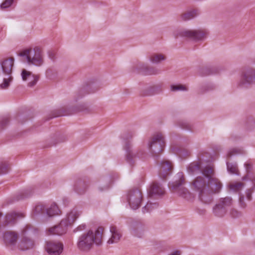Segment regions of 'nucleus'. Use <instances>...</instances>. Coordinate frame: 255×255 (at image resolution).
<instances>
[{"mask_svg": "<svg viewBox=\"0 0 255 255\" xmlns=\"http://www.w3.org/2000/svg\"><path fill=\"white\" fill-rule=\"evenodd\" d=\"M201 161H194L187 167L189 174L193 175L201 172L191 182V188L197 192L199 200L205 204L211 203L213 196L219 193L222 188L220 180L215 176L213 167L207 166L201 168Z\"/></svg>", "mask_w": 255, "mask_h": 255, "instance_id": "obj_1", "label": "nucleus"}, {"mask_svg": "<svg viewBox=\"0 0 255 255\" xmlns=\"http://www.w3.org/2000/svg\"><path fill=\"white\" fill-rule=\"evenodd\" d=\"M102 228H99L95 232L89 230L78 237L77 242L78 249L84 252L89 251L93 247L94 244L100 245L102 240Z\"/></svg>", "mask_w": 255, "mask_h": 255, "instance_id": "obj_2", "label": "nucleus"}, {"mask_svg": "<svg viewBox=\"0 0 255 255\" xmlns=\"http://www.w3.org/2000/svg\"><path fill=\"white\" fill-rule=\"evenodd\" d=\"M208 34V31L203 29L189 30L183 28H176L172 31V35L175 38L186 37L196 41L204 40Z\"/></svg>", "mask_w": 255, "mask_h": 255, "instance_id": "obj_3", "label": "nucleus"}, {"mask_svg": "<svg viewBox=\"0 0 255 255\" xmlns=\"http://www.w3.org/2000/svg\"><path fill=\"white\" fill-rule=\"evenodd\" d=\"M20 56L25 58L29 65L41 66L44 63V55L38 47L26 49L19 53Z\"/></svg>", "mask_w": 255, "mask_h": 255, "instance_id": "obj_4", "label": "nucleus"}, {"mask_svg": "<svg viewBox=\"0 0 255 255\" xmlns=\"http://www.w3.org/2000/svg\"><path fill=\"white\" fill-rule=\"evenodd\" d=\"M175 178L174 182L169 183L170 189L172 190L173 192L176 193L179 196L186 200H191L192 198V194L187 188L182 186V185L185 183L183 173L178 172Z\"/></svg>", "mask_w": 255, "mask_h": 255, "instance_id": "obj_5", "label": "nucleus"}, {"mask_svg": "<svg viewBox=\"0 0 255 255\" xmlns=\"http://www.w3.org/2000/svg\"><path fill=\"white\" fill-rule=\"evenodd\" d=\"M147 146L153 156H158L165 146V138L162 133H154L149 140Z\"/></svg>", "mask_w": 255, "mask_h": 255, "instance_id": "obj_6", "label": "nucleus"}, {"mask_svg": "<svg viewBox=\"0 0 255 255\" xmlns=\"http://www.w3.org/2000/svg\"><path fill=\"white\" fill-rule=\"evenodd\" d=\"M233 204V200L230 197L220 198L213 208V213L217 217L224 216Z\"/></svg>", "mask_w": 255, "mask_h": 255, "instance_id": "obj_7", "label": "nucleus"}, {"mask_svg": "<svg viewBox=\"0 0 255 255\" xmlns=\"http://www.w3.org/2000/svg\"><path fill=\"white\" fill-rule=\"evenodd\" d=\"M255 84V69L245 67L242 71L241 81L239 86L241 88H248Z\"/></svg>", "mask_w": 255, "mask_h": 255, "instance_id": "obj_8", "label": "nucleus"}, {"mask_svg": "<svg viewBox=\"0 0 255 255\" xmlns=\"http://www.w3.org/2000/svg\"><path fill=\"white\" fill-rule=\"evenodd\" d=\"M142 199V193L138 189L131 190L128 193L127 200L129 206L133 210H136L140 206Z\"/></svg>", "mask_w": 255, "mask_h": 255, "instance_id": "obj_9", "label": "nucleus"}, {"mask_svg": "<svg viewBox=\"0 0 255 255\" xmlns=\"http://www.w3.org/2000/svg\"><path fill=\"white\" fill-rule=\"evenodd\" d=\"M124 149L126 150V160L130 165H133L137 158L142 157L143 151L133 149L131 144L128 141H126Z\"/></svg>", "mask_w": 255, "mask_h": 255, "instance_id": "obj_10", "label": "nucleus"}, {"mask_svg": "<svg viewBox=\"0 0 255 255\" xmlns=\"http://www.w3.org/2000/svg\"><path fill=\"white\" fill-rule=\"evenodd\" d=\"M62 243L57 241H46L45 249L49 255H60L63 251Z\"/></svg>", "mask_w": 255, "mask_h": 255, "instance_id": "obj_11", "label": "nucleus"}, {"mask_svg": "<svg viewBox=\"0 0 255 255\" xmlns=\"http://www.w3.org/2000/svg\"><path fill=\"white\" fill-rule=\"evenodd\" d=\"M18 238V234L11 231L4 232L2 236L3 241L5 245L12 250L16 247Z\"/></svg>", "mask_w": 255, "mask_h": 255, "instance_id": "obj_12", "label": "nucleus"}, {"mask_svg": "<svg viewBox=\"0 0 255 255\" xmlns=\"http://www.w3.org/2000/svg\"><path fill=\"white\" fill-rule=\"evenodd\" d=\"M134 72L141 73L144 75H156L160 73V71L154 67H149L142 63H137L132 67Z\"/></svg>", "mask_w": 255, "mask_h": 255, "instance_id": "obj_13", "label": "nucleus"}, {"mask_svg": "<svg viewBox=\"0 0 255 255\" xmlns=\"http://www.w3.org/2000/svg\"><path fill=\"white\" fill-rule=\"evenodd\" d=\"M65 222V220L62 219L59 224L49 228L47 231V235L61 236L65 234L69 227Z\"/></svg>", "mask_w": 255, "mask_h": 255, "instance_id": "obj_14", "label": "nucleus"}, {"mask_svg": "<svg viewBox=\"0 0 255 255\" xmlns=\"http://www.w3.org/2000/svg\"><path fill=\"white\" fill-rule=\"evenodd\" d=\"M25 217V214L19 212H11L7 213L4 218V224L2 226L6 225H13L18 219H21Z\"/></svg>", "mask_w": 255, "mask_h": 255, "instance_id": "obj_15", "label": "nucleus"}, {"mask_svg": "<svg viewBox=\"0 0 255 255\" xmlns=\"http://www.w3.org/2000/svg\"><path fill=\"white\" fill-rule=\"evenodd\" d=\"M148 196L150 198L154 196H161L165 193L164 188L160 184L153 182L147 189Z\"/></svg>", "mask_w": 255, "mask_h": 255, "instance_id": "obj_16", "label": "nucleus"}, {"mask_svg": "<svg viewBox=\"0 0 255 255\" xmlns=\"http://www.w3.org/2000/svg\"><path fill=\"white\" fill-rule=\"evenodd\" d=\"M160 169L159 171V176L160 178L164 179L172 172V165L170 161L166 160H162L160 163Z\"/></svg>", "mask_w": 255, "mask_h": 255, "instance_id": "obj_17", "label": "nucleus"}, {"mask_svg": "<svg viewBox=\"0 0 255 255\" xmlns=\"http://www.w3.org/2000/svg\"><path fill=\"white\" fill-rule=\"evenodd\" d=\"M98 89V88L96 87V85L94 84L81 88L76 92L75 95V100L77 101L88 94L95 92Z\"/></svg>", "mask_w": 255, "mask_h": 255, "instance_id": "obj_18", "label": "nucleus"}, {"mask_svg": "<svg viewBox=\"0 0 255 255\" xmlns=\"http://www.w3.org/2000/svg\"><path fill=\"white\" fill-rule=\"evenodd\" d=\"M21 75L23 81H26L28 79H32V80L27 84V86L29 87H32L35 85L39 79V75L33 74L31 72L25 69L22 70Z\"/></svg>", "mask_w": 255, "mask_h": 255, "instance_id": "obj_19", "label": "nucleus"}, {"mask_svg": "<svg viewBox=\"0 0 255 255\" xmlns=\"http://www.w3.org/2000/svg\"><path fill=\"white\" fill-rule=\"evenodd\" d=\"M14 64V58H9L3 60L0 65L2 72L5 75H11Z\"/></svg>", "mask_w": 255, "mask_h": 255, "instance_id": "obj_20", "label": "nucleus"}, {"mask_svg": "<svg viewBox=\"0 0 255 255\" xmlns=\"http://www.w3.org/2000/svg\"><path fill=\"white\" fill-rule=\"evenodd\" d=\"M80 214L81 212L80 211L77 209L74 208L67 214L66 217L63 220H65L66 224L69 226H71Z\"/></svg>", "mask_w": 255, "mask_h": 255, "instance_id": "obj_21", "label": "nucleus"}, {"mask_svg": "<svg viewBox=\"0 0 255 255\" xmlns=\"http://www.w3.org/2000/svg\"><path fill=\"white\" fill-rule=\"evenodd\" d=\"M90 181L87 179L80 180L75 185V190L79 194H84L90 186Z\"/></svg>", "mask_w": 255, "mask_h": 255, "instance_id": "obj_22", "label": "nucleus"}, {"mask_svg": "<svg viewBox=\"0 0 255 255\" xmlns=\"http://www.w3.org/2000/svg\"><path fill=\"white\" fill-rule=\"evenodd\" d=\"M110 232L112 234L111 238L108 240L109 244L118 243L122 237L121 231L115 226H111Z\"/></svg>", "mask_w": 255, "mask_h": 255, "instance_id": "obj_23", "label": "nucleus"}, {"mask_svg": "<svg viewBox=\"0 0 255 255\" xmlns=\"http://www.w3.org/2000/svg\"><path fill=\"white\" fill-rule=\"evenodd\" d=\"M34 243L30 239L23 237L18 245V248L20 250L25 251L33 248Z\"/></svg>", "mask_w": 255, "mask_h": 255, "instance_id": "obj_24", "label": "nucleus"}, {"mask_svg": "<svg viewBox=\"0 0 255 255\" xmlns=\"http://www.w3.org/2000/svg\"><path fill=\"white\" fill-rule=\"evenodd\" d=\"M162 90L161 85L157 84L152 87H149L147 90L142 91L140 95L142 96H149L157 94Z\"/></svg>", "mask_w": 255, "mask_h": 255, "instance_id": "obj_25", "label": "nucleus"}, {"mask_svg": "<svg viewBox=\"0 0 255 255\" xmlns=\"http://www.w3.org/2000/svg\"><path fill=\"white\" fill-rule=\"evenodd\" d=\"M60 214L61 211L55 203H53L49 207L46 208V215L49 217H53Z\"/></svg>", "mask_w": 255, "mask_h": 255, "instance_id": "obj_26", "label": "nucleus"}, {"mask_svg": "<svg viewBox=\"0 0 255 255\" xmlns=\"http://www.w3.org/2000/svg\"><path fill=\"white\" fill-rule=\"evenodd\" d=\"M144 226L140 223H137L132 229L131 234L135 237L142 238L145 233Z\"/></svg>", "mask_w": 255, "mask_h": 255, "instance_id": "obj_27", "label": "nucleus"}, {"mask_svg": "<svg viewBox=\"0 0 255 255\" xmlns=\"http://www.w3.org/2000/svg\"><path fill=\"white\" fill-rule=\"evenodd\" d=\"M93 112V109L86 104H82L72 110L73 113H82L83 114L90 113Z\"/></svg>", "mask_w": 255, "mask_h": 255, "instance_id": "obj_28", "label": "nucleus"}, {"mask_svg": "<svg viewBox=\"0 0 255 255\" xmlns=\"http://www.w3.org/2000/svg\"><path fill=\"white\" fill-rule=\"evenodd\" d=\"M46 208L45 205L38 204L33 209L32 214L34 215H42L45 213L46 214Z\"/></svg>", "mask_w": 255, "mask_h": 255, "instance_id": "obj_29", "label": "nucleus"}, {"mask_svg": "<svg viewBox=\"0 0 255 255\" xmlns=\"http://www.w3.org/2000/svg\"><path fill=\"white\" fill-rule=\"evenodd\" d=\"M159 204L157 202L152 203L148 201L146 205L142 208L143 213L150 212L158 207Z\"/></svg>", "mask_w": 255, "mask_h": 255, "instance_id": "obj_30", "label": "nucleus"}, {"mask_svg": "<svg viewBox=\"0 0 255 255\" xmlns=\"http://www.w3.org/2000/svg\"><path fill=\"white\" fill-rule=\"evenodd\" d=\"M165 59V56L161 54H153L149 57L150 61L154 64H158Z\"/></svg>", "mask_w": 255, "mask_h": 255, "instance_id": "obj_31", "label": "nucleus"}, {"mask_svg": "<svg viewBox=\"0 0 255 255\" xmlns=\"http://www.w3.org/2000/svg\"><path fill=\"white\" fill-rule=\"evenodd\" d=\"M197 15V10H193L187 11L181 16V19L183 20L186 21L193 18Z\"/></svg>", "mask_w": 255, "mask_h": 255, "instance_id": "obj_32", "label": "nucleus"}, {"mask_svg": "<svg viewBox=\"0 0 255 255\" xmlns=\"http://www.w3.org/2000/svg\"><path fill=\"white\" fill-rule=\"evenodd\" d=\"M226 164L227 170L229 172L232 174H238V169L236 163H230L227 161Z\"/></svg>", "mask_w": 255, "mask_h": 255, "instance_id": "obj_33", "label": "nucleus"}, {"mask_svg": "<svg viewBox=\"0 0 255 255\" xmlns=\"http://www.w3.org/2000/svg\"><path fill=\"white\" fill-rule=\"evenodd\" d=\"M32 194V190L30 189H25L17 195L16 200H19L29 197Z\"/></svg>", "mask_w": 255, "mask_h": 255, "instance_id": "obj_34", "label": "nucleus"}, {"mask_svg": "<svg viewBox=\"0 0 255 255\" xmlns=\"http://www.w3.org/2000/svg\"><path fill=\"white\" fill-rule=\"evenodd\" d=\"M243 187L244 184L241 182L231 183L229 185L230 189L235 192L241 190Z\"/></svg>", "mask_w": 255, "mask_h": 255, "instance_id": "obj_35", "label": "nucleus"}, {"mask_svg": "<svg viewBox=\"0 0 255 255\" xmlns=\"http://www.w3.org/2000/svg\"><path fill=\"white\" fill-rule=\"evenodd\" d=\"M7 77L3 78V82L0 85V87L2 89L7 88L9 86V83L12 81V77L11 75H6Z\"/></svg>", "mask_w": 255, "mask_h": 255, "instance_id": "obj_36", "label": "nucleus"}, {"mask_svg": "<svg viewBox=\"0 0 255 255\" xmlns=\"http://www.w3.org/2000/svg\"><path fill=\"white\" fill-rule=\"evenodd\" d=\"M8 165L5 161L0 160V174H5L8 171Z\"/></svg>", "mask_w": 255, "mask_h": 255, "instance_id": "obj_37", "label": "nucleus"}, {"mask_svg": "<svg viewBox=\"0 0 255 255\" xmlns=\"http://www.w3.org/2000/svg\"><path fill=\"white\" fill-rule=\"evenodd\" d=\"M202 70L203 74L205 75H210L211 74L216 73L217 72V70L215 69V68L211 67H205L203 68Z\"/></svg>", "mask_w": 255, "mask_h": 255, "instance_id": "obj_38", "label": "nucleus"}, {"mask_svg": "<svg viewBox=\"0 0 255 255\" xmlns=\"http://www.w3.org/2000/svg\"><path fill=\"white\" fill-rule=\"evenodd\" d=\"M171 90L172 91H187L188 88L183 85L179 84V85H172L171 86Z\"/></svg>", "mask_w": 255, "mask_h": 255, "instance_id": "obj_39", "label": "nucleus"}, {"mask_svg": "<svg viewBox=\"0 0 255 255\" xmlns=\"http://www.w3.org/2000/svg\"><path fill=\"white\" fill-rule=\"evenodd\" d=\"M215 88V86L213 84H208L204 86H202L200 89V92L203 93L204 92H208L213 90Z\"/></svg>", "mask_w": 255, "mask_h": 255, "instance_id": "obj_40", "label": "nucleus"}, {"mask_svg": "<svg viewBox=\"0 0 255 255\" xmlns=\"http://www.w3.org/2000/svg\"><path fill=\"white\" fill-rule=\"evenodd\" d=\"M13 0H5L1 4L0 8L4 9L10 7L13 3Z\"/></svg>", "mask_w": 255, "mask_h": 255, "instance_id": "obj_41", "label": "nucleus"}, {"mask_svg": "<svg viewBox=\"0 0 255 255\" xmlns=\"http://www.w3.org/2000/svg\"><path fill=\"white\" fill-rule=\"evenodd\" d=\"M9 123L8 118L7 117H3L2 118L1 121H0V127L1 128H3L5 126H6Z\"/></svg>", "mask_w": 255, "mask_h": 255, "instance_id": "obj_42", "label": "nucleus"}, {"mask_svg": "<svg viewBox=\"0 0 255 255\" xmlns=\"http://www.w3.org/2000/svg\"><path fill=\"white\" fill-rule=\"evenodd\" d=\"M230 214L233 218H237L241 216V213L234 209L230 210Z\"/></svg>", "mask_w": 255, "mask_h": 255, "instance_id": "obj_43", "label": "nucleus"}, {"mask_svg": "<svg viewBox=\"0 0 255 255\" xmlns=\"http://www.w3.org/2000/svg\"><path fill=\"white\" fill-rule=\"evenodd\" d=\"M255 187L254 186L253 188L248 189L246 191V198L249 201H251L252 200V194Z\"/></svg>", "mask_w": 255, "mask_h": 255, "instance_id": "obj_44", "label": "nucleus"}, {"mask_svg": "<svg viewBox=\"0 0 255 255\" xmlns=\"http://www.w3.org/2000/svg\"><path fill=\"white\" fill-rule=\"evenodd\" d=\"M48 57L52 61L55 60L56 59V53L52 50L48 52Z\"/></svg>", "mask_w": 255, "mask_h": 255, "instance_id": "obj_45", "label": "nucleus"}, {"mask_svg": "<svg viewBox=\"0 0 255 255\" xmlns=\"http://www.w3.org/2000/svg\"><path fill=\"white\" fill-rule=\"evenodd\" d=\"M86 228V225L85 224H81V225H79L78 227H77L76 228H75L73 230V232L74 233H76L78 231H82L85 230Z\"/></svg>", "mask_w": 255, "mask_h": 255, "instance_id": "obj_46", "label": "nucleus"}, {"mask_svg": "<svg viewBox=\"0 0 255 255\" xmlns=\"http://www.w3.org/2000/svg\"><path fill=\"white\" fill-rule=\"evenodd\" d=\"M239 203L240 206L242 208H245L247 206L246 203L244 201V197L243 196H240L239 198Z\"/></svg>", "mask_w": 255, "mask_h": 255, "instance_id": "obj_47", "label": "nucleus"}, {"mask_svg": "<svg viewBox=\"0 0 255 255\" xmlns=\"http://www.w3.org/2000/svg\"><path fill=\"white\" fill-rule=\"evenodd\" d=\"M235 153H237V151L236 149H233L232 150H230L227 154V156L228 157H230L232 155L234 154Z\"/></svg>", "mask_w": 255, "mask_h": 255, "instance_id": "obj_48", "label": "nucleus"}, {"mask_svg": "<svg viewBox=\"0 0 255 255\" xmlns=\"http://www.w3.org/2000/svg\"><path fill=\"white\" fill-rule=\"evenodd\" d=\"M71 114H72V112H65V113H63V114H60L55 115L54 117L66 116V115H70Z\"/></svg>", "mask_w": 255, "mask_h": 255, "instance_id": "obj_49", "label": "nucleus"}, {"mask_svg": "<svg viewBox=\"0 0 255 255\" xmlns=\"http://www.w3.org/2000/svg\"><path fill=\"white\" fill-rule=\"evenodd\" d=\"M245 166L247 171H249L251 168V165L250 163H246Z\"/></svg>", "mask_w": 255, "mask_h": 255, "instance_id": "obj_50", "label": "nucleus"}, {"mask_svg": "<svg viewBox=\"0 0 255 255\" xmlns=\"http://www.w3.org/2000/svg\"><path fill=\"white\" fill-rule=\"evenodd\" d=\"M109 188V185H108L104 186V187L103 188H102L101 187H99V189L100 191H103L108 189Z\"/></svg>", "mask_w": 255, "mask_h": 255, "instance_id": "obj_51", "label": "nucleus"}, {"mask_svg": "<svg viewBox=\"0 0 255 255\" xmlns=\"http://www.w3.org/2000/svg\"><path fill=\"white\" fill-rule=\"evenodd\" d=\"M181 253L179 251H176L172 253L169 255H180Z\"/></svg>", "mask_w": 255, "mask_h": 255, "instance_id": "obj_52", "label": "nucleus"}, {"mask_svg": "<svg viewBox=\"0 0 255 255\" xmlns=\"http://www.w3.org/2000/svg\"><path fill=\"white\" fill-rule=\"evenodd\" d=\"M184 126H182V128H183L184 129H190V126L188 124L185 123V124H184Z\"/></svg>", "mask_w": 255, "mask_h": 255, "instance_id": "obj_53", "label": "nucleus"}, {"mask_svg": "<svg viewBox=\"0 0 255 255\" xmlns=\"http://www.w3.org/2000/svg\"><path fill=\"white\" fill-rule=\"evenodd\" d=\"M130 93V91L128 89L124 90V93L125 94H128Z\"/></svg>", "mask_w": 255, "mask_h": 255, "instance_id": "obj_54", "label": "nucleus"}, {"mask_svg": "<svg viewBox=\"0 0 255 255\" xmlns=\"http://www.w3.org/2000/svg\"><path fill=\"white\" fill-rule=\"evenodd\" d=\"M123 138L125 139L126 140H128V136H125V135H123Z\"/></svg>", "mask_w": 255, "mask_h": 255, "instance_id": "obj_55", "label": "nucleus"}, {"mask_svg": "<svg viewBox=\"0 0 255 255\" xmlns=\"http://www.w3.org/2000/svg\"><path fill=\"white\" fill-rule=\"evenodd\" d=\"M51 71L50 69H48L46 71V74L47 75H48L49 74V72Z\"/></svg>", "mask_w": 255, "mask_h": 255, "instance_id": "obj_56", "label": "nucleus"}, {"mask_svg": "<svg viewBox=\"0 0 255 255\" xmlns=\"http://www.w3.org/2000/svg\"><path fill=\"white\" fill-rule=\"evenodd\" d=\"M205 210H202V212H201V214H204L205 213Z\"/></svg>", "mask_w": 255, "mask_h": 255, "instance_id": "obj_57", "label": "nucleus"}, {"mask_svg": "<svg viewBox=\"0 0 255 255\" xmlns=\"http://www.w3.org/2000/svg\"><path fill=\"white\" fill-rule=\"evenodd\" d=\"M32 80V79H28L27 81H28V82H29L30 81H31Z\"/></svg>", "mask_w": 255, "mask_h": 255, "instance_id": "obj_58", "label": "nucleus"}, {"mask_svg": "<svg viewBox=\"0 0 255 255\" xmlns=\"http://www.w3.org/2000/svg\"><path fill=\"white\" fill-rule=\"evenodd\" d=\"M2 216V213L0 212V218H1V217Z\"/></svg>", "mask_w": 255, "mask_h": 255, "instance_id": "obj_59", "label": "nucleus"}, {"mask_svg": "<svg viewBox=\"0 0 255 255\" xmlns=\"http://www.w3.org/2000/svg\"><path fill=\"white\" fill-rule=\"evenodd\" d=\"M132 136H133L132 134L131 133L130 135V137H132Z\"/></svg>", "mask_w": 255, "mask_h": 255, "instance_id": "obj_60", "label": "nucleus"}, {"mask_svg": "<svg viewBox=\"0 0 255 255\" xmlns=\"http://www.w3.org/2000/svg\"><path fill=\"white\" fill-rule=\"evenodd\" d=\"M254 186L255 187V180H254Z\"/></svg>", "mask_w": 255, "mask_h": 255, "instance_id": "obj_61", "label": "nucleus"}, {"mask_svg": "<svg viewBox=\"0 0 255 255\" xmlns=\"http://www.w3.org/2000/svg\"><path fill=\"white\" fill-rule=\"evenodd\" d=\"M1 228V225H0V229Z\"/></svg>", "mask_w": 255, "mask_h": 255, "instance_id": "obj_62", "label": "nucleus"}]
</instances>
